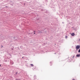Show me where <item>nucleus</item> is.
<instances>
[{"instance_id": "nucleus-1", "label": "nucleus", "mask_w": 80, "mask_h": 80, "mask_svg": "<svg viewBox=\"0 0 80 80\" xmlns=\"http://www.w3.org/2000/svg\"><path fill=\"white\" fill-rule=\"evenodd\" d=\"M80 46L79 45H77L76 47V50H77L78 49H79L80 48Z\"/></svg>"}, {"instance_id": "nucleus-2", "label": "nucleus", "mask_w": 80, "mask_h": 80, "mask_svg": "<svg viewBox=\"0 0 80 80\" xmlns=\"http://www.w3.org/2000/svg\"><path fill=\"white\" fill-rule=\"evenodd\" d=\"M76 57H80V54H77L76 55Z\"/></svg>"}, {"instance_id": "nucleus-3", "label": "nucleus", "mask_w": 80, "mask_h": 80, "mask_svg": "<svg viewBox=\"0 0 80 80\" xmlns=\"http://www.w3.org/2000/svg\"><path fill=\"white\" fill-rule=\"evenodd\" d=\"M71 35L72 36H74V35H75V33H72L71 34Z\"/></svg>"}, {"instance_id": "nucleus-4", "label": "nucleus", "mask_w": 80, "mask_h": 80, "mask_svg": "<svg viewBox=\"0 0 80 80\" xmlns=\"http://www.w3.org/2000/svg\"><path fill=\"white\" fill-rule=\"evenodd\" d=\"M42 32L40 31H38V33H41Z\"/></svg>"}, {"instance_id": "nucleus-5", "label": "nucleus", "mask_w": 80, "mask_h": 80, "mask_svg": "<svg viewBox=\"0 0 80 80\" xmlns=\"http://www.w3.org/2000/svg\"><path fill=\"white\" fill-rule=\"evenodd\" d=\"M30 65H31V67H33V64H31Z\"/></svg>"}, {"instance_id": "nucleus-6", "label": "nucleus", "mask_w": 80, "mask_h": 80, "mask_svg": "<svg viewBox=\"0 0 80 80\" xmlns=\"http://www.w3.org/2000/svg\"><path fill=\"white\" fill-rule=\"evenodd\" d=\"M20 48H23V46H21Z\"/></svg>"}, {"instance_id": "nucleus-7", "label": "nucleus", "mask_w": 80, "mask_h": 80, "mask_svg": "<svg viewBox=\"0 0 80 80\" xmlns=\"http://www.w3.org/2000/svg\"><path fill=\"white\" fill-rule=\"evenodd\" d=\"M16 80H20V79H16Z\"/></svg>"}, {"instance_id": "nucleus-8", "label": "nucleus", "mask_w": 80, "mask_h": 80, "mask_svg": "<svg viewBox=\"0 0 80 80\" xmlns=\"http://www.w3.org/2000/svg\"><path fill=\"white\" fill-rule=\"evenodd\" d=\"M34 78H35V77H36V75H34Z\"/></svg>"}, {"instance_id": "nucleus-9", "label": "nucleus", "mask_w": 80, "mask_h": 80, "mask_svg": "<svg viewBox=\"0 0 80 80\" xmlns=\"http://www.w3.org/2000/svg\"><path fill=\"white\" fill-rule=\"evenodd\" d=\"M23 5H25V3H24Z\"/></svg>"}, {"instance_id": "nucleus-10", "label": "nucleus", "mask_w": 80, "mask_h": 80, "mask_svg": "<svg viewBox=\"0 0 80 80\" xmlns=\"http://www.w3.org/2000/svg\"><path fill=\"white\" fill-rule=\"evenodd\" d=\"M13 39H15V37H14L13 38Z\"/></svg>"}, {"instance_id": "nucleus-11", "label": "nucleus", "mask_w": 80, "mask_h": 80, "mask_svg": "<svg viewBox=\"0 0 80 80\" xmlns=\"http://www.w3.org/2000/svg\"><path fill=\"white\" fill-rule=\"evenodd\" d=\"M65 38H67V36H66Z\"/></svg>"}, {"instance_id": "nucleus-12", "label": "nucleus", "mask_w": 80, "mask_h": 80, "mask_svg": "<svg viewBox=\"0 0 80 80\" xmlns=\"http://www.w3.org/2000/svg\"><path fill=\"white\" fill-rule=\"evenodd\" d=\"M34 34H35V32H34Z\"/></svg>"}, {"instance_id": "nucleus-13", "label": "nucleus", "mask_w": 80, "mask_h": 80, "mask_svg": "<svg viewBox=\"0 0 80 80\" xmlns=\"http://www.w3.org/2000/svg\"><path fill=\"white\" fill-rule=\"evenodd\" d=\"M34 32H35V31Z\"/></svg>"}, {"instance_id": "nucleus-14", "label": "nucleus", "mask_w": 80, "mask_h": 80, "mask_svg": "<svg viewBox=\"0 0 80 80\" xmlns=\"http://www.w3.org/2000/svg\"><path fill=\"white\" fill-rule=\"evenodd\" d=\"M74 57V56H73V57H72V58H73Z\"/></svg>"}, {"instance_id": "nucleus-15", "label": "nucleus", "mask_w": 80, "mask_h": 80, "mask_svg": "<svg viewBox=\"0 0 80 80\" xmlns=\"http://www.w3.org/2000/svg\"><path fill=\"white\" fill-rule=\"evenodd\" d=\"M17 74V72H16V74Z\"/></svg>"}, {"instance_id": "nucleus-16", "label": "nucleus", "mask_w": 80, "mask_h": 80, "mask_svg": "<svg viewBox=\"0 0 80 80\" xmlns=\"http://www.w3.org/2000/svg\"><path fill=\"white\" fill-rule=\"evenodd\" d=\"M0 66H1V65L0 64Z\"/></svg>"}, {"instance_id": "nucleus-17", "label": "nucleus", "mask_w": 80, "mask_h": 80, "mask_svg": "<svg viewBox=\"0 0 80 80\" xmlns=\"http://www.w3.org/2000/svg\"><path fill=\"white\" fill-rule=\"evenodd\" d=\"M12 50H13V48H12Z\"/></svg>"}, {"instance_id": "nucleus-18", "label": "nucleus", "mask_w": 80, "mask_h": 80, "mask_svg": "<svg viewBox=\"0 0 80 80\" xmlns=\"http://www.w3.org/2000/svg\"><path fill=\"white\" fill-rule=\"evenodd\" d=\"M22 58H23V57H22Z\"/></svg>"}, {"instance_id": "nucleus-19", "label": "nucleus", "mask_w": 80, "mask_h": 80, "mask_svg": "<svg viewBox=\"0 0 80 80\" xmlns=\"http://www.w3.org/2000/svg\"><path fill=\"white\" fill-rule=\"evenodd\" d=\"M51 63V62H50V63Z\"/></svg>"}, {"instance_id": "nucleus-20", "label": "nucleus", "mask_w": 80, "mask_h": 80, "mask_svg": "<svg viewBox=\"0 0 80 80\" xmlns=\"http://www.w3.org/2000/svg\"><path fill=\"white\" fill-rule=\"evenodd\" d=\"M2 47H3V46H2Z\"/></svg>"}]
</instances>
